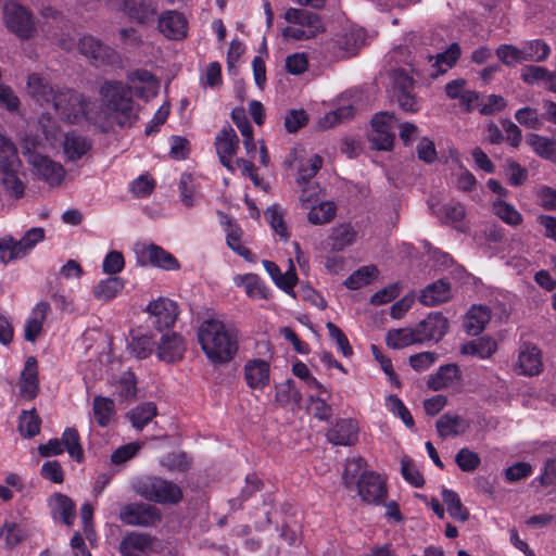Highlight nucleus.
Segmentation results:
<instances>
[{
	"label": "nucleus",
	"instance_id": "f257e3e1",
	"mask_svg": "<svg viewBox=\"0 0 556 556\" xmlns=\"http://www.w3.org/2000/svg\"><path fill=\"white\" fill-rule=\"evenodd\" d=\"M129 87L122 81L109 80L100 87V97L105 117L121 127H129L138 119L139 108L131 92L144 100L156 96L157 79L146 70H137L127 76Z\"/></svg>",
	"mask_w": 556,
	"mask_h": 556
},
{
	"label": "nucleus",
	"instance_id": "f03ea898",
	"mask_svg": "<svg viewBox=\"0 0 556 556\" xmlns=\"http://www.w3.org/2000/svg\"><path fill=\"white\" fill-rule=\"evenodd\" d=\"M27 94L39 105L52 104L56 114L70 124H96L99 121L96 103L76 90L51 85L38 74L28 75Z\"/></svg>",
	"mask_w": 556,
	"mask_h": 556
},
{
	"label": "nucleus",
	"instance_id": "7ed1b4c3",
	"mask_svg": "<svg viewBox=\"0 0 556 556\" xmlns=\"http://www.w3.org/2000/svg\"><path fill=\"white\" fill-rule=\"evenodd\" d=\"M197 337L205 356L215 365L232 361L239 349L238 330L218 316L203 319Z\"/></svg>",
	"mask_w": 556,
	"mask_h": 556
},
{
	"label": "nucleus",
	"instance_id": "20e7f679",
	"mask_svg": "<svg viewBox=\"0 0 556 556\" xmlns=\"http://www.w3.org/2000/svg\"><path fill=\"white\" fill-rule=\"evenodd\" d=\"M366 462L363 457L350 459L343 472L344 483L349 486L356 480L357 493L367 504L381 505L387 496L386 481L380 475L365 470Z\"/></svg>",
	"mask_w": 556,
	"mask_h": 556
},
{
	"label": "nucleus",
	"instance_id": "39448f33",
	"mask_svg": "<svg viewBox=\"0 0 556 556\" xmlns=\"http://www.w3.org/2000/svg\"><path fill=\"white\" fill-rule=\"evenodd\" d=\"M22 162L14 142L0 132V184L7 192L16 199L23 197L25 186L18 174Z\"/></svg>",
	"mask_w": 556,
	"mask_h": 556
},
{
	"label": "nucleus",
	"instance_id": "423d86ee",
	"mask_svg": "<svg viewBox=\"0 0 556 556\" xmlns=\"http://www.w3.org/2000/svg\"><path fill=\"white\" fill-rule=\"evenodd\" d=\"M132 490L146 501L162 505H176L182 498L178 484L157 476L137 478L132 482Z\"/></svg>",
	"mask_w": 556,
	"mask_h": 556
},
{
	"label": "nucleus",
	"instance_id": "0eeeda50",
	"mask_svg": "<svg viewBox=\"0 0 556 556\" xmlns=\"http://www.w3.org/2000/svg\"><path fill=\"white\" fill-rule=\"evenodd\" d=\"M289 26L281 30L287 40H308L324 30L320 17L309 11L290 8L285 13Z\"/></svg>",
	"mask_w": 556,
	"mask_h": 556
},
{
	"label": "nucleus",
	"instance_id": "6e6552de",
	"mask_svg": "<svg viewBox=\"0 0 556 556\" xmlns=\"http://www.w3.org/2000/svg\"><path fill=\"white\" fill-rule=\"evenodd\" d=\"M61 137V128L58 122L49 114H41L34 128L22 141L23 150L53 149Z\"/></svg>",
	"mask_w": 556,
	"mask_h": 556
},
{
	"label": "nucleus",
	"instance_id": "1a4fd4ad",
	"mask_svg": "<svg viewBox=\"0 0 556 556\" xmlns=\"http://www.w3.org/2000/svg\"><path fill=\"white\" fill-rule=\"evenodd\" d=\"M43 237L45 230L40 227H34L27 230L20 240L10 236L0 239V261L7 264L25 256Z\"/></svg>",
	"mask_w": 556,
	"mask_h": 556
},
{
	"label": "nucleus",
	"instance_id": "9d476101",
	"mask_svg": "<svg viewBox=\"0 0 556 556\" xmlns=\"http://www.w3.org/2000/svg\"><path fill=\"white\" fill-rule=\"evenodd\" d=\"M392 97L404 112L415 113L420 110V103L415 93V81L402 68L392 72Z\"/></svg>",
	"mask_w": 556,
	"mask_h": 556
},
{
	"label": "nucleus",
	"instance_id": "9b49d317",
	"mask_svg": "<svg viewBox=\"0 0 556 556\" xmlns=\"http://www.w3.org/2000/svg\"><path fill=\"white\" fill-rule=\"evenodd\" d=\"M23 154L30 166L31 173L45 180L50 186H59L65 177L64 167L47 155L35 152V150H23Z\"/></svg>",
	"mask_w": 556,
	"mask_h": 556
},
{
	"label": "nucleus",
	"instance_id": "f8f14e48",
	"mask_svg": "<svg viewBox=\"0 0 556 556\" xmlns=\"http://www.w3.org/2000/svg\"><path fill=\"white\" fill-rule=\"evenodd\" d=\"M134 251L140 266L151 265L164 270H177L180 266L173 254L156 244L138 243Z\"/></svg>",
	"mask_w": 556,
	"mask_h": 556
},
{
	"label": "nucleus",
	"instance_id": "ddd939ff",
	"mask_svg": "<svg viewBox=\"0 0 556 556\" xmlns=\"http://www.w3.org/2000/svg\"><path fill=\"white\" fill-rule=\"evenodd\" d=\"M372 146L378 150H391L395 138V128L397 119L393 113L380 112L374 115L371 119Z\"/></svg>",
	"mask_w": 556,
	"mask_h": 556
},
{
	"label": "nucleus",
	"instance_id": "4468645a",
	"mask_svg": "<svg viewBox=\"0 0 556 556\" xmlns=\"http://www.w3.org/2000/svg\"><path fill=\"white\" fill-rule=\"evenodd\" d=\"M119 519L128 526L151 527L161 521L162 514L151 504L132 503L122 507Z\"/></svg>",
	"mask_w": 556,
	"mask_h": 556
},
{
	"label": "nucleus",
	"instance_id": "2eb2a0df",
	"mask_svg": "<svg viewBox=\"0 0 556 556\" xmlns=\"http://www.w3.org/2000/svg\"><path fill=\"white\" fill-rule=\"evenodd\" d=\"M365 33L362 28L348 27L338 33L329 42V50L338 59L349 58L364 43Z\"/></svg>",
	"mask_w": 556,
	"mask_h": 556
},
{
	"label": "nucleus",
	"instance_id": "dca6fc26",
	"mask_svg": "<svg viewBox=\"0 0 556 556\" xmlns=\"http://www.w3.org/2000/svg\"><path fill=\"white\" fill-rule=\"evenodd\" d=\"M323 166V157L315 153H306L303 148L293 150L291 167L296 170L295 185L314 181V177Z\"/></svg>",
	"mask_w": 556,
	"mask_h": 556
},
{
	"label": "nucleus",
	"instance_id": "f3484780",
	"mask_svg": "<svg viewBox=\"0 0 556 556\" xmlns=\"http://www.w3.org/2000/svg\"><path fill=\"white\" fill-rule=\"evenodd\" d=\"M157 539L143 532L132 531L119 543L122 556H151L156 552Z\"/></svg>",
	"mask_w": 556,
	"mask_h": 556
},
{
	"label": "nucleus",
	"instance_id": "a211bd4d",
	"mask_svg": "<svg viewBox=\"0 0 556 556\" xmlns=\"http://www.w3.org/2000/svg\"><path fill=\"white\" fill-rule=\"evenodd\" d=\"M151 324L159 331L174 326L178 316L177 305L167 298H159L147 306Z\"/></svg>",
	"mask_w": 556,
	"mask_h": 556
},
{
	"label": "nucleus",
	"instance_id": "6ab92c4d",
	"mask_svg": "<svg viewBox=\"0 0 556 556\" xmlns=\"http://www.w3.org/2000/svg\"><path fill=\"white\" fill-rule=\"evenodd\" d=\"M419 343L428 341L439 342L447 332L448 321L441 313H430L415 327Z\"/></svg>",
	"mask_w": 556,
	"mask_h": 556
},
{
	"label": "nucleus",
	"instance_id": "aec40b11",
	"mask_svg": "<svg viewBox=\"0 0 556 556\" xmlns=\"http://www.w3.org/2000/svg\"><path fill=\"white\" fill-rule=\"evenodd\" d=\"M78 50L96 64H115L119 61V56L115 50L103 46L92 36L81 37L78 41Z\"/></svg>",
	"mask_w": 556,
	"mask_h": 556
},
{
	"label": "nucleus",
	"instance_id": "412c9836",
	"mask_svg": "<svg viewBox=\"0 0 556 556\" xmlns=\"http://www.w3.org/2000/svg\"><path fill=\"white\" fill-rule=\"evenodd\" d=\"M215 148L220 163L230 172H235L233 156L239 148V139L230 126H225L215 139Z\"/></svg>",
	"mask_w": 556,
	"mask_h": 556
},
{
	"label": "nucleus",
	"instance_id": "4be33fe9",
	"mask_svg": "<svg viewBox=\"0 0 556 556\" xmlns=\"http://www.w3.org/2000/svg\"><path fill=\"white\" fill-rule=\"evenodd\" d=\"M4 21L12 31L20 37H29L31 31V21L28 11L14 2H8L4 5Z\"/></svg>",
	"mask_w": 556,
	"mask_h": 556
},
{
	"label": "nucleus",
	"instance_id": "5701e85b",
	"mask_svg": "<svg viewBox=\"0 0 556 556\" xmlns=\"http://www.w3.org/2000/svg\"><path fill=\"white\" fill-rule=\"evenodd\" d=\"M92 141L75 131L67 132L62 141L64 160L67 163H76L89 154Z\"/></svg>",
	"mask_w": 556,
	"mask_h": 556
},
{
	"label": "nucleus",
	"instance_id": "b1692460",
	"mask_svg": "<svg viewBox=\"0 0 556 556\" xmlns=\"http://www.w3.org/2000/svg\"><path fill=\"white\" fill-rule=\"evenodd\" d=\"M517 365L520 374L525 376L540 375L543 370L541 350L532 343H522L519 348Z\"/></svg>",
	"mask_w": 556,
	"mask_h": 556
},
{
	"label": "nucleus",
	"instance_id": "393cba45",
	"mask_svg": "<svg viewBox=\"0 0 556 556\" xmlns=\"http://www.w3.org/2000/svg\"><path fill=\"white\" fill-rule=\"evenodd\" d=\"M327 438L334 445L351 446L357 442L358 425L351 418L340 419L328 430Z\"/></svg>",
	"mask_w": 556,
	"mask_h": 556
},
{
	"label": "nucleus",
	"instance_id": "a878e982",
	"mask_svg": "<svg viewBox=\"0 0 556 556\" xmlns=\"http://www.w3.org/2000/svg\"><path fill=\"white\" fill-rule=\"evenodd\" d=\"M20 395L25 400H33L39 391L38 365L34 356L27 357L18 380Z\"/></svg>",
	"mask_w": 556,
	"mask_h": 556
},
{
	"label": "nucleus",
	"instance_id": "bb28decb",
	"mask_svg": "<svg viewBox=\"0 0 556 556\" xmlns=\"http://www.w3.org/2000/svg\"><path fill=\"white\" fill-rule=\"evenodd\" d=\"M159 29L169 39L180 40L187 35V21L177 11H166L159 20Z\"/></svg>",
	"mask_w": 556,
	"mask_h": 556
},
{
	"label": "nucleus",
	"instance_id": "cd10ccee",
	"mask_svg": "<svg viewBox=\"0 0 556 556\" xmlns=\"http://www.w3.org/2000/svg\"><path fill=\"white\" fill-rule=\"evenodd\" d=\"M186 352V344L180 334H164L157 346L156 354L159 359L166 363L180 361Z\"/></svg>",
	"mask_w": 556,
	"mask_h": 556
},
{
	"label": "nucleus",
	"instance_id": "c85d7f7f",
	"mask_svg": "<svg viewBox=\"0 0 556 556\" xmlns=\"http://www.w3.org/2000/svg\"><path fill=\"white\" fill-rule=\"evenodd\" d=\"M462 375L456 364L441 366L438 371L428 379V387L433 391L454 388L460 383Z\"/></svg>",
	"mask_w": 556,
	"mask_h": 556
},
{
	"label": "nucleus",
	"instance_id": "c756f323",
	"mask_svg": "<svg viewBox=\"0 0 556 556\" xmlns=\"http://www.w3.org/2000/svg\"><path fill=\"white\" fill-rule=\"evenodd\" d=\"M50 309V304L46 301L38 302L35 305L24 327V339L26 341H36L42 330L43 321Z\"/></svg>",
	"mask_w": 556,
	"mask_h": 556
},
{
	"label": "nucleus",
	"instance_id": "7c9ffc66",
	"mask_svg": "<svg viewBox=\"0 0 556 556\" xmlns=\"http://www.w3.org/2000/svg\"><path fill=\"white\" fill-rule=\"evenodd\" d=\"M244 378L252 389H263L269 384V364L263 359L249 361L244 366Z\"/></svg>",
	"mask_w": 556,
	"mask_h": 556
},
{
	"label": "nucleus",
	"instance_id": "2f4dec72",
	"mask_svg": "<svg viewBox=\"0 0 556 556\" xmlns=\"http://www.w3.org/2000/svg\"><path fill=\"white\" fill-rule=\"evenodd\" d=\"M437 431L442 439L457 437L467 431L469 421L459 415L446 413L437 420Z\"/></svg>",
	"mask_w": 556,
	"mask_h": 556
},
{
	"label": "nucleus",
	"instance_id": "473e14b6",
	"mask_svg": "<svg viewBox=\"0 0 556 556\" xmlns=\"http://www.w3.org/2000/svg\"><path fill=\"white\" fill-rule=\"evenodd\" d=\"M48 504L54 519H60L67 526L73 522L75 504L70 497L61 493H55L49 497Z\"/></svg>",
	"mask_w": 556,
	"mask_h": 556
},
{
	"label": "nucleus",
	"instance_id": "72a5a7b5",
	"mask_svg": "<svg viewBox=\"0 0 556 556\" xmlns=\"http://www.w3.org/2000/svg\"><path fill=\"white\" fill-rule=\"evenodd\" d=\"M428 204L432 214L445 224L458 223L463 220L466 214L462 203L450 202L441 205L434 199H430Z\"/></svg>",
	"mask_w": 556,
	"mask_h": 556
},
{
	"label": "nucleus",
	"instance_id": "f704fd0d",
	"mask_svg": "<svg viewBox=\"0 0 556 556\" xmlns=\"http://www.w3.org/2000/svg\"><path fill=\"white\" fill-rule=\"evenodd\" d=\"M233 283L237 287H242L251 299L266 300L269 298L268 289L255 274L237 275L233 277Z\"/></svg>",
	"mask_w": 556,
	"mask_h": 556
},
{
	"label": "nucleus",
	"instance_id": "c9c22d12",
	"mask_svg": "<svg viewBox=\"0 0 556 556\" xmlns=\"http://www.w3.org/2000/svg\"><path fill=\"white\" fill-rule=\"evenodd\" d=\"M451 298L450 283L440 279L426 287L420 294V302L427 306H435L448 301Z\"/></svg>",
	"mask_w": 556,
	"mask_h": 556
},
{
	"label": "nucleus",
	"instance_id": "e433bc0d",
	"mask_svg": "<svg viewBox=\"0 0 556 556\" xmlns=\"http://www.w3.org/2000/svg\"><path fill=\"white\" fill-rule=\"evenodd\" d=\"M125 287V282L119 277H109L100 280L92 289L93 296L102 302H108L116 298Z\"/></svg>",
	"mask_w": 556,
	"mask_h": 556
},
{
	"label": "nucleus",
	"instance_id": "4c0bfd02",
	"mask_svg": "<svg viewBox=\"0 0 556 556\" xmlns=\"http://www.w3.org/2000/svg\"><path fill=\"white\" fill-rule=\"evenodd\" d=\"M486 325V307L472 305L464 318L463 327L467 334H480Z\"/></svg>",
	"mask_w": 556,
	"mask_h": 556
},
{
	"label": "nucleus",
	"instance_id": "58836bf2",
	"mask_svg": "<svg viewBox=\"0 0 556 556\" xmlns=\"http://www.w3.org/2000/svg\"><path fill=\"white\" fill-rule=\"evenodd\" d=\"M178 188L180 200L185 206L193 207L198 205L201 199L200 188L191 174L185 173L181 175Z\"/></svg>",
	"mask_w": 556,
	"mask_h": 556
},
{
	"label": "nucleus",
	"instance_id": "ea45409f",
	"mask_svg": "<svg viewBox=\"0 0 556 556\" xmlns=\"http://www.w3.org/2000/svg\"><path fill=\"white\" fill-rule=\"evenodd\" d=\"M450 157L458 164V169L453 173V181L456 188L464 192H470L476 188V177L460 164L459 154L457 151H451Z\"/></svg>",
	"mask_w": 556,
	"mask_h": 556
},
{
	"label": "nucleus",
	"instance_id": "a19ab883",
	"mask_svg": "<svg viewBox=\"0 0 556 556\" xmlns=\"http://www.w3.org/2000/svg\"><path fill=\"white\" fill-rule=\"evenodd\" d=\"M155 342L152 336L148 333L134 332L128 342V351L137 358L144 359L149 357L154 349Z\"/></svg>",
	"mask_w": 556,
	"mask_h": 556
},
{
	"label": "nucleus",
	"instance_id": "79ce46f5",
	"mask_svg": "<svg viewBox=\"0 0 556 556\" xmlns=\"http://www.w3.org/2000/svg\"><path fill=\"white\" fill-rule=\"evenodd\" d=\"M520 49L522 62H542L551 53L549 46L540 39L526 41Z\"/></svg>",
	"mask_w": 556,
	"mask_h": 556
},
{
	"label": "nucleus",
	"instance_id": "37998d69",
	"mask_svg": "<svg viewBox=\"0 0 556 556\" xmlns=\"http://www.w3.org/2000/svg\"><path fill=\"white\" fill-rule=\"evenodd\" d=\"M527 143L541 157L555 161L556 160V141L538 134H530L527 137Z\"/></svg>",
	"mask_w": 556,
	"mask_h": 556
},
{
	"label": "nucleus",
	"instance_id": "c03bdc74",
	"mask_svg": "<svg viewBox=\"0 0 556 556\" xmlns=\"http://www.w3.org/2000/svg\"><path fill=\"white\" fill-rule=\"evenodd\" d=\"M356 239V230L350 224L336 226L330 235V245L336 251H342L353 244Z\"/></svg>",
	"mask_w": 556,
	"mask_h": 556
},
{
	"label": "nucleus",
	"instance_id": "a18cd8bd",
	"mask_svg": "<svg viewBox=\"0 0 556 556\" xmlns=\"http://www.w3.org/2000/svg\"><path fill=\"white\" fill-rule=\"evenodd\" d=\"M389 348L400 350L412 344H419L415 328H400L390 330L387 334Z\"/></svg>",
	"mask_w": 556,
	"mask_h": 556
},
{
	"label": "nucleus",
	"instance_id": "49530a36",
	"mask_svg": "<svg viewBox=\"0 0 556 556\" xmlns=\"http://www.w3.org/2000/svg\"><path fill=\"white\" fill-rule=\"evenodd\" d=\"M124 11L140 23H144L155 14L153 5L148 0H125Z\"/></svg>",
	"mask_w": 556,
	"mask_h": 556
},
{
	"label": "nucleus",
	"instance_id": "de8ad7c7",
	"mask_svg": "<svg viewBox=\"0 0 556 556\" xmlns=\"http://www.w3.org/2000/svg\"><path fill=\"white\" fill-rule=\"evenodd\" d=\"M442 501L446 506L450 516L458 521H466L468 519V511L463 506L458 494L452 490L443 489L441 492Z\"/></svg>",
	"mask_w": 556,
	"mask_h": 556
},
{
	"label": "nucleus",
	"instance_id": "09e8293b",
	"mask_svg": "<svg viewBox=\"0 0 556 556\" xmlns=\"http://www.w3.org/2000/svg\"><path fill=\"white\" fill-rule=\"evenodd\" d=\"M459 55L460 49L457 43H452L444 52L437 54L432 64L437 71L431 73V76L437 77L452 68Z\"/></svg>",
	"mask_w": 556,
	"mask_h": 556
},
{
	"label": "nucleus",
	"instance_id": "8fccbe9b",
	"mask_svg": "<svg viewBox=\"0 0 556 556\" xmlns=\"http://www.w3.org/2000/svg\"><path fill=\"white\" fill-rule=\"evenodd\" d=\"M337 207L333 202H320L309 207L307 219L313 225H323L331 222L336 216Z\"/></svg>",
	"mask_w": 556,
	"mask_h": 556
},
{
	"label": "nucleus",
	"instance_id": "3c124183",
	"mask_svg": "<svg viewBox=\"0 0 556 556\" xmlns=\"http://www.w3.org/2000/svg\"><path fill=\"white\" fill-rule=\"evenodd\" d=\"M243 231L242 229L231 222H228V226L226 228V242L229 249H231L235 253L242 256L245 260H249L251 256V252L248 248H245L242 242Z\"/></svg>",
	"mask_w": 556,
	"mask_h": 556
},
{
	"label": "nucleus",
	"instance_id": "603ef678",
	"mask_svg": "<svg viewBox=\"0 0 556 556\" xmlns=\"http://www.w3.org/2000/svg\"><path fill=\"white\" fill-rule=\"evenodd\" d=\"M493 213L504 223L510 226H517L522 222L521 214L514 205L504 200L496 199L492 202Z\"/></svg>",
	"mask_w": 556,
	"mask_h": 556
},
{
	"label": "nucleus",
	"instance_id": "864d4df0",
	"mask_svg": "<svg viewBox=\"0 0 556 556\" xmlns=\"http://www.w3.org/2000/svg\"><path fill=\"white\" fill-rule=\"evenodd\" d=\"M378 275L376 266H364L348 277L344 285L348 289L357 290L369 285Z\"/></svg>",
	"mask_w": 556,
	"mask_h": 556
},
{
	"label": "nucleus",
	"instance_id": "5fc2aeb1",
	"mask_svg": "<svg viewBox=\"0 0 556 556\" xmlns=\"http://www.w3.org/2000/svg\"><path fill=\"white\" fill-rule=\"evenodd\" d=\"M93 414L101 427L108 426L115 414L114 402L108 397H96L93 400Z\"/></svg>",
	"mask_w": 556,
	"mask_h": 556
},
{
	"label": "nucleus",
	"instance_id": "6e6d98bb",
	"mask_svg": "<svg viewBox=\"0 0 556 556\" xmlns=\"http://www.w3.org/2000/svg\"><path fill=\"white\" fill-rule=\"evenodd\" d=\"M156 415V406L153 403H142L129 413L132 426L141 430Z\"/></svg>",
	"mask_w": 556,
	"mask_h": 556
},
{
	"label": "nucleus",
	"instance_id": "4d7b16f0",
	"mask_svg": "<svg viewBox=\"0 0 556 556\" xmlns=\"http://www.w3.org/2000/svg\"><path fill=\"white\" fill-rule=\"evenodd\" d=\"M40 418L35 409L23 410L20 416L18 430L25 438H33L40 431Z\"/></svg>",
	"mask_w": 556,
	"mask_h": 556
},
{
	"label": "nucleus",
	"instance_id": "13d9d810",
	"mask_svg": "<svg viewBox=\"0 0 556 556\" xmlns=\"http://www.w3.org/2000/svg\"><path fill=\"white\" fill-rule=\"evenodd\" d=\"M61 442L70 456L77 462L83 459L84 453L79 443V434L74 428H66L62 434Z\"/></svg>",
	"mask_w": 556,
	"mask_h": 556
},
{
	"label": "nucleus",
	"instance_id": "bf43d9fd",
	"mask_svg": "<svg viewBox=\"0 0 556 556\" xmlns=\"http://www.w3.org/2000/svg\"><path fill=\"white\" fill-rule=\"evenodd\" d=\"M299 201L304 208H309L318 202L321 188L318 182H304L296 185Z\"/></svg>",
	"mask_w": 556,
	"mask_h": 556
},
{
	"label": "nucleus",
	"instance_id": "052dcab7",
	"mask_svg": "<svg viewBox=\"0 0 556 556\" xmlns=\"http://www.w3.org/2000/svg\"><path fill=\"white\" fill-rule=\"evenodd\" d=\"M27 534L25 527L15 522H5L0 533V535L4 538L7 547L9 548H13L20 544Z\"/></svg>",
	"mask_w": 556,
	"mask_h": 556
},
{
	"label": "nucleus",
	"instance_id": "680f3d73",
	"mask_svg": "<svg viewBox=\"0 0 556 556\" xmlns=\"http://www.w3.org/2000/svg\"><path fill=\"white\" fill-rule=\"evenodd\" d=\"M389 412L397 416L407 428L414 427V419L403 401L396 395H389L386 400Z\"/></svg>",
	"mask_w": 556,
	"mask_h": 556
},
{
	"label": "nucleus",
	"instance_id": "e2e57ef3",
	"mask_svg": "<svg viewBox=\"0 0 556 556\" xmlns=\"http://www.w3.org/2000/svg\"><path fill=\"white\" fill-rule=\"evenodd\" d=\"M354 108L352 105H345L340 106L329 113H327L323 118L319 121V126L321 128H331L336 126L337 124L349 119L354 114Z\"/></svg>",
	"mask_w": 556,
	"mask_h": 556
},
{
	"label": "nucleus",
	"instance_id": "0e129e2a",
	"mask_svg": "<svg viewBox=\"0 0 556 556\" xmlns=\"http://www.w3.org/2000/svg\"><path fill=\"white\" fill-rule=\"evenodd\" d=\"M302 400L301 393L295 388L292 380H287L276 386V401L280 404H288L290 402L300 403Z\"/></svg>",
	"mask_w": 556,
	"mask_h": 556
},
{
	"label": "nucleus",
	"instance_id": "69168bd1",
	"mask_svg": "<svg viewBox=\"0 0 556 556\" xmlns=\"http://www.w3.org/2000/svg\"><path fill=\"white\" fill-rule=\"evenodd\" d=\"M160 463L168 471L182 472L190 466V462L185 453H168L161 458Z\"/></svg>",
	"mask_w": 556,
	"mask_h": 556
},
{
	"label": "nucleus",
	"instance_id": "338daca9",
	"mask_svg": "<svg viewBox=\"0 0 556 556\" xmlns=\"http://www.w3.org/2000/svg\"><path fill=\"white\" fill-rule=\"evenodd\" d=\"M504 174L513 186L522 185L528 178V172L514 160H507L504 165Z\"/></svg>",
	"mask_w": 556,
	"mask_h": 556
},
{
	"label": "nucleus",
	"instance_id": "774afa93",
	"mask_svg": "<svg viewBox=\"0 0 556 556\" xmlns=\"http://www.w3.org/2000/svg\"><path fill=\"white\" fill-rule=\"evenodd\" d=\"M142 447L140 442H130L116 448L111 455V462L115 465H122L134 458Z\"/></svg>",
	"mask_w": 556,
	"mask_h": 556
}]
</instances>
